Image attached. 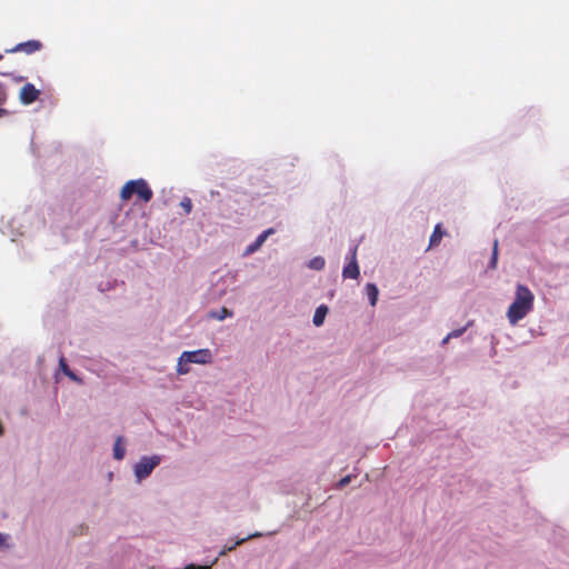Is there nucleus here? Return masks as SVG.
<instances>
[{
	"instance_id": "obj_1",
	"label": "nucleus",
	"mask_w": 569,
	"mask_h": 569,
	"mask_svg": "<svg viewBox=\"0 0 569 569\" xmlns=\"http://www.w3.org/2000/svg\"><path fill=\"white\" fill-rule=\"evenodd\" d=\"M535 296L523 284H518L513 302L509 306L507 318L510 325L515 326L533 309Z\"/></svg>"
},
{
	"instance_id": "obj_2",
	"label": "nucleus",
	"mask_w": 569,
	"mask_h": 569,
	"mask_svg": "<svg viewBox=\"0 0 569 569\" xmlns=\"http://www.w3.org/2000/svg\"><path fill=\"white\" fill-rule=\"evenodd\" d=\"M132 194H137V197L143 202H149L153 197L152 190L143 179L130 180L124 183L120 191V198L123 201H127L132 197Z\"/></svg>"
},
{
	"instance_id": "obj_3",
	"label": "nucleus",
	"mask_w": 569,
	"mask_h": 569,
	"mask_svg": "<svg viewBox=\"0 0 569 569\" xmlns=\"http://www.w3.org/2000/svg\"><path fill=\"white\" fill-rule=\"evenodd\" d=\"M159 463L160 457L158 456L142 457L134 466V475L138 480L147 478Z\"/></svg>"
},
{
	"instance_id": "obj_4",
	"label": "nucleus",
	"mask_w": 569,
	"mask_h": 569,
	"mask_svg": "<svg viewBox=\"0 0 569 569\" xmlns=\"http://www.w3.org/2000/svg\"><path fill=\"white\" fill-rule=\"evenodd\" d=\"M181 360L189 363L207 365L212 361V353L209 349L183 351L181 353Z\"/></svg>"
},
{
	"instance_id": "obj_5",
	"label": "nucleus",
	"mask_w": 569,
	"mask_h": 569,
	"mask_svg": "<svg viewBox=\"0 0 569 569\" xmlns=\"http://www.w3.org/2000/svg\"><path fill=\"white\" fill-rule=\"evenodd\" d=\"M40 91L32 84L26 83L19 93L20 102L24 106L31 104L39 99Z\"/></svg>"
},
{
	"instance_id": "obj_6",
	"label": "nucleus",
	"mask_w": 569,
	"mask_h": 569,
	"mask_svg": "<svg viewBox=\"0 0 569 569\" xmlns=\"http://www.w3.org/2000/svg\"><path fill=\"white\" fill-rule=\"evenodd\" d=\"M343 278L358 279L360 276L359 266L357 262V246L350 250V262L345 266L342 270Z\"/></svg>"
},
{
	"instance_id": "obj_7",
	"label": "nucleus",
	"mask_w": 569,
	"mask_h": 569,
	"mask_svg": "<svg viewBox=\"0 0 569 569\" xmlns=\"http://www.w3.org/2000/svg\"><path fill=\"white\" fill-rule=\"evenodd\" d=\"M42 48V43L39 40H28L26 42L18 43L12 49L6 50L8 53L24 52L26 54H32Z\"/></svg>"
},
{
	"instance_id": "obj_8",
	"label": "nucleus",
	"mask_w": 569,
	"mask_h": 569,
	"mask_svg": "<svg viewBox=\"0 0 569 569\" xmlns=\"http://www.w3.org/2000/svg\"><path fill=\"white\" fill-rule=\"evenodd\" d=\"M274 232V230L272 228H269L267 230H264L262 233H260L257 239L247 247L244 253L246 254H251L253 253L254 251H257L258 249H260V247L264 243V241L267 240V238L272 234Z\"/></svg>"
},
{
	"instance_id": "obj_9",
	"label": "nucleus",
	"mask_w": 569,
	"mask_h": 569,
	"mask_svg": "<svg viewBox=\"0 0 569 569\" xmlns=\"http://www.w3.org/2000/svg\"><path fill=\"white\" fill-rule=\"evenodd\" d=\"M328 313V307L325 305L319 306L313 315L312 322L316 327H319L323 323L325 318Z\"/></svg>"
},
{
	"instance_id": "obj_10",
	"label": "nucleus",
	"mask_w": 569,
	"mask_h": 569,
	"mask_svg": "<svg viewBox=\"0 0 569 569\" xmlns=\"http://www.w3.org/2000/svg\"><path fill=\"white\" fill-rule=\"evenodd\" d=\"M370 305L373 307L378 301L379 290L375 283H367L365 287Z\"/></svg>"
},
{
	"instance_id": "obj_11",
	"label": "nucleus",
	"mask_w": 569,
	"mask_h": 569,
	"mask_svg": "<svg viewBox=\"0 0 569 569\" xmlns=\"http://www.w3.org/2000/svg\"><path fill=\"white\" fill-rule=\"evenodd\" d=\"M445 232L441 229V224H437L430 237L429 247H436L440 243Z\"/></svg>"
},
{
	"instance_id": "obj_12",
	"label": "nucleus",
	"mask_w": 569,
	"mask_h": 569,
	"mask_svg": "<svg viewBox=\"0 0 569 569\" xmlns=\"http://www.w3.org/2000/svg\"><path fill=\"white\" fill-rule=\"evenodd\" d=\"M124 453H126V449L122 445V437H118L114 442V447H113V457L117 460H121V459H123Z\"/></svg>"
},
{
	"instance_id": "obj_13",
	"label": "nucleus",
	"mask_w": 569,
	"mask_h": 569,
	"mask_svg": "<svg viewBox=\"0 0 569 569\" xmlns=\"http://www.w3.org/2000/svg\"><path fill=\"white\" fill-rule=\"evenodd\" d=\"M232 316H233V312L231 310L227 309L226 307H223L217 311H210V313H209L210 318H213L217 320H223V319L232 317Z\"/></svg>"
},
{
	"instance_id": "obj_14",
	"label": "nucleus",
	"mask_w": 569,
	"mask_h": 569,
	"mask_svg": "<svg viewBox=\"0 0 569 569\" xmlns=\"http://www.w3.org/2000/svg\"><path fill=\"white\" fill-rule=\"evenodd\" d=\"M60 369L63 371L66 376H68L70 379L74 381H80V379L76 376L73 371L70 370L69 366L66 362V359L63 357L59 360Z\"/></svg>"
},
{
	"instance_id": "obj_15",
	"label": "nucleus",
	"mask_w": 569,
	"mask_h": 569,
	"mask_svg": "<svg viewBox=\"0 0 569 569\" xmlns=\"http://www.w3.org/2000/svg\"><path fill=\"white\" fill-rule=\"evenodd\" d=\"M260 535L259 533H254V535H251L248 537V539L250 538H253V537H259ZM247 540V538H242L240 540H237L233 545L231 546H224L223 549L219 552L220 556H224L227 555V552H230L232 551L237 546L243 543L244 541Z\"/></svg>"
},
{
	"instance_id": "obj_16",
	"label": "nucleus",
	"mask_w": 569,
	"mask_h": 569,
	"mask_svg": "<svg viewBox=\"0 0 569 569\" xmlns=\"http://www.w3.org/2000/svg\"><path fill=\"white\" fill-rule=\"evenodd\" d=\"M326 262L322 257H316L309 261V267L315 270H322Z\"/></svg>"
},
{
	"instance_id": "obj_17",
	"label": "nucleus",
	"mask_w": 569,
	"mask_h": 569,
	"mask_svg": "<svg viewBox=\"0 0 569 569\" xmlns=\"http://www.w3.org/2000/svg\"><path fill=\"white\" fill-rule=\"evenodd\" d=\"M180 207L184 210L186 214H189L192 210V201L190 198L184 197L180 202Z\"/></svg>"
},
{
	"instance_id": "obj_18",
	"label": "nucleus",
	"mask_w": 569,
	"mask_h": 569,
	"mask_svg": "<svg viewBox=\"0 0 569 569\" xmlns=\"http://www.w3.org/2000/svg\"><path fill=\"white\" fill-rule=\"evenodd\" d=\"M189 362H186V361H182L181 360V357L179 358V362H178V367H177V372L179 375H186L189 372V367H188Z\"/></svg>"
},
{
	"instance_id": "obj_19",
	"label": "nucleus",
	"mask_w": 569,
	"mask_h": 569,
	"mask_svg": "<svg viewBox=\"0 0 569 569\" xmlns=\"http://www.w3.org/2000/svg\"><path fill=\"white\" fill-rule=\"evenodd\" d=\"M498 260V241L496 240L493 243L492 257L490 261V267L496 268Z\"/></svg>"
},
{
	"instance_id": "obj_20",
	"label": "nucleus",
	"mask_w": 569,
	"mask_h": 569,
	"mask_svg": "<svg viewBox=\"0 0 569 569\" xmlns=\"http://www.w3.org/2000/svg\"><path fill=\"white\" fill-rule=\"evenodd\" d=\"M466 329H467V327L453 330L448 333V338H458L466 331Z\"/></svg>"
},
{
	"instance_id": "obj_21",
	"label": "nucleus",
	"mask_w": 569,
	"mask_h": 569,
	"mask_svg": "<svg viewBox=\"0 0 569 569\" xmlns=\"http://www.w3.org/2000/svg\"><path fill=\"white\" fill-rule=\"evenodd\" d=\"M350 480H351L350 476H346L342 479H340V481L338 483L339 488L346 487L350 482Z\"/></svg>"
},
{
	"instance_id": "obj_22",
	"label": "nucleus",
	"mask_w": 569,
	"mask_h": 569,
	"mask_svg": "<svg viewBox=\"0 0 569 569\" xmlns=\"http://www.w3.org/2000/svg\"><path fill=\"white\" fill-rule=\"evenodd\" d=\"M186 569H210L209 566H194V565H190V566H187Z\"/></svg>"
},
{
	"instance_id": "obj_23",
	"label": "nucleus",
	"mask_w": 569,
	"mask_h": 569,
	"mask_svg": "<svg viewBox=\"0 0 569 569\" xmlns=\"http://www.w3.org/2000/svg\"><path fill=\"white\" fill-rule=\"evenodd\" d=\"M8 536L0 533V547L6 545Z\"/></svg>"
},
{
	"instance_id": "obj_24",
	"label": "nucleus",
	"mask_w": 569,
	"mask_h": 569,
	"mask_svg": "<svg viewBox=\"0 0 569 569\" xmlns=\"http://www.w3.org/2000/svg\"><path fill=\"white\" fill-rule=\"evenodd\" d=\"M4 114H7V110H6V109L0 108V117H2V116H4Z\"/></svg>"
},
{
	"instance_id": "obj_25",
	"label": "nucleus",
	"mask_w": 569,
	"mask_h": 569,
	"mask_svg": "<svg viewBox=\"0 0 569 569\" xmlns=\"http://www.w3.org/2000/svg\"><path fill=\"white\" fill-rule=\"evenodd\" d=\"M451 338H448V335L443 338L442 345H446Z\"/></svg>"
},
{
	"instance_id": "obj_26",
	"label": "nucleus",
	"mask_w": 569,
	"mask_h": 569,
	"mask_svg": "<svg viewBox=\"0 0 569 569\" xmlns=\"http://www.w3.org/2000/svg\"><path fill=\"white\" fill-rule=\"evenodd\" d=\"M2 59V54L0 53V60Z\"/></svg>"
}]
</instances>
